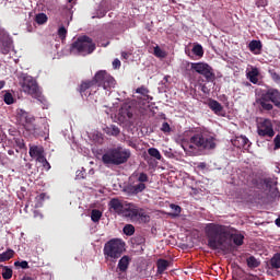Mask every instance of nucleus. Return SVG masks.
<instances>
[{
	"instance_id": "f257e3e1",
	"label": "nucleus",
	"mask_w": 280,
	"mask_h": 280,
	"mask_svg": "<svg viewBox=\"0 0 280 280\" xmlns=\"http://www.w3.org/2000/svg\"><path fill=\"white\" fill-rule=\"evenodd\" d=\"M208 246L212 250H230L232 248L231 240L235 246L244 244V235L242 233H230L229 229L222 224H209L206 230Z\"/></svg>"
},
{
	"instance_id": "f03ea898",
	"label": "nucleus",
	"mask_w": 280,
	"mask_h": 280,
	"mask_svg": "<svg viewBox=\"0 0 280 280\" xmlns=\"http://www.w3.org/2000/svg\"><path fill=\"white\" fill-rule=\"evenodd\" d=\"M103 86L105 91H112L116 86V80L107 71H97L92 80L81 82L79 93L82 97H90Z\"/></svg>"
},
{
	"instance_id": "7ed1b4c3",
	"label": "nucleus",
	"mask_w": 280,
	"mask_h": 280,
	"mask_svg": "<svg viewBox=\"0 0 280 280\" xmlns=\"http://www.w3.org/2000/svg\"><path fill=\"white\" fill-rule=\"evenodd\" d=\"M183 150H214L217 148L215 139L206 130L195 132L188 143L182 144Z\"/></svg>"
},
{
	"instance_id": "20e7f679",
	"label": "nucleus",
	"mask_w": 280,
	"mask_h": 280,
	"mask_svg": "<svg viewBox=\"0 0 280 280\" xmlns=\"http://www.w3.org/2000/svg\"><path fill=\"white\" fill-rule=\"evenodd\" d=\"M130 156V150L118 145V148H113L108 152H105L102 156V162L104 165H124V163L129 161Z\"/></svg>"
},
{
	"instance_id": "39448f33",
	"label": "nucleus",
	"mask_w": 280,
	"mask_h": 280,
	"mask_svg": "<svg viewBox=\"0 0 280 280\" xmlns=\"http://www.w3.org/2000/svg\"><path fill=\"white\" fill-rule=\"evenodd\" d=\"M96 49V44L90 35H80L70 45L72 54H79V56H90Z\"/></svg>"
},
{
	"instance_id": "423d86ee",
	"label": "nucleus",
	"mask_w": 280,
	"mask_h": 280,
	"mask_svg": "<svg viewBox=\"0 0 280 280\" xmlns=\"http://www.w3.org/2000/svg\"><path fill=\"white\" fill-rule=\"evenodd\" d=\"M126 250V244L122 240L114 237L106 242L103 253L104 257L107 261L116 262L119 257H121L122 253Z\"/></svg>"
},
{
	"instance_id": "0eeeda50",
	"label": "nucleus",
	"mask_w": 280,
	"mask_h": 280,
	"mask_svg": "<svg viewBox=\"0 0 280 280\" xmlns=\"http://www.w3.org/2000/svg\"><path fill=\"white\" fill-rule=\"evenodd\" d=\"M124 218H128L131 222H138L139 224L150 222L151 219L145 209L133 202H126Z\"/></svg>"
},
{
	"instance_id": "6e6552de",
	"label": "nucleus",
	"mask_w": 280,
	"mask_h": 280,
	"mask_svg": "<svg viewBox=\"0 0 280 280\" xmlns=\"http://www.w3.org/2000/svg\"><path fill=\"white\" fill-rule=\"evenodd\" d=\"M257 104L261 106L262 110H273V105L280 107V91L278 89H268L261 94Z\"/></svg>"
},
{
	"instance_id": "1a4fd4ad",
	"label": "nucleus",
	"mask_w": 280,
	"mask_h": 280,
	"mask_svg": "<svg viewBox=\"0 0 280 280\" xmlns=\"http://www.w3.org/2000/svg\"><path fill=\"white\" fill-rule=\"evenodd\" d=\"M192 71L202 75L207 82H215L217 75L214 73V69L210 67V63H206V61H194L191 63Z\"/></svg>"
},
{
	"instance_id": "9d476101",
	"label": "nucleus",
	"mask_w": 280,
	"mask_h": 280,
	"mask_svg": "<svg viewBox=\"0 0 280 280\" xmlns=\"http://www.w3.org/2000/svg\"><path fill=\"white\" fill-rule=\"evenodd\" d=\"M22 89L24 93H27V95H31L35 100H43V93L36 82L33 78H26L23 82Z\"/></svg>"
},
{
	"instance_id": "9b49d317",
	"label": "nucleus",
	"mask_w": 280,
	"mask_h": 280,
	"mask_svg": "<svg viewBox=\"0 0 280 280\" xmlns=\"http://www.w3.org/2000/svg\"><path fill=\"white\" fill-rule=\"evenodd\" d=\"M257 135L261 138L272 139L276 135L271 119H260L257 124Z\"/></svg>"
},
{
	"instance_id": "f8f14e48",
	"label": "nucleus",
	"mask_w": 280,
	"mask_h": 280,
	"mask_svg": "<svg viewBox=\"0 0 280 280\" xmlns=\"http://www.w3.org/2000/svg\"><path fill=\"white\" fill-rule=\"evenodd\" d=\"M12 37H10L8 31L0 26V51L3 56H8L12 49Z\"/></svg>"
},
{
	"instance_id": "ddd939ff",
	"label": "nucleus",
	"mask_w": 280,
	"mask_h": 280,
	"mask_svg": "<svg viewBox=\"0 0 280 280\" xmlns=\"http://www.w3.org/2000/svg\"><path fill=\"white\" fill-rule=\"evenodd\" d=\"M136 176H138V185H132L131 187H129V191L131 194L137 195V194H141L142 191H144V189H147L145 183H148L149 176H148V174H145V172L136 174Z\"/></svg>"
},
{
	"instance_id": "4468645a",
	"label": "nucleus",
	"mask_w": 280,
	"mask_h": 280,
	"mask_svg": "<svg viewBox=\"0 0 280 280\" xmlns=\"http://www.w3.org/2000/svg\"><path fill=\"white\" fill-rule=\"evenodd\" d=\"M109 209H113L118 215L125 217V205L119 198H112V200H109Z\"/></svg>"
},
{
	"instance_id": "2eb2a0df",
	"label": "nucleus",
	"mask_w": 280,
	"mask_h": 280,
	"mask_svg": "<svg viewBox=\"0 0 280 280\" xmlns=\"http://www.w3.org/2000/svg\"><path fill=\"white\" fill-rule=\"evenodd\" d=\"M18 119L20 124H22L23 126H25V124L33 125L35 121V117L33 115H30V113L23 109L18 112Z\"/></svg>"
},
{
	"instance_id": "dca6fc26",
	"label": "nucleus",
	"mask_w": 280,
	"mask_h": 280,
	"mask_svg": "<svg viewBox=\"0 0 280 280\" xmlns=\"http://www.w3.org/2000/svg\"><path fill=\"white\" fill-rule=\"evenodd\" d=\"M43 152H44V148H40L38 145L30 147V156L32 159H36V161H38V163H42Z\"/></svg>"
},
{
	"instance_id": "f3484780",
	"label": "nucleus",
	"mask_w": 280,
	"mask_h": 280,
	"mask_svg": "<svg viewBox=\"0 0 280 280\" xmlns=\"http://www.w3.org/2000/svg\"><path fill=\"white\" fill-rule=\"evenodd\" d=\"M131 257L129 255H124L122 257L120 256V259L118 261V270L120 272H127L129 266H130Z\"/></svg>"
},
{
	"instance_id": "a211bd4d",
	"label": "nucleus",
	"mask_w": 280,
	"mask_h": 280,
	"mask_svg": "<svg viewBox=\"0 0 280 280\" xmlns=\"http://www.w3.org/2000/svg\"><path fill=\"white\" fill-rule=\"evenodd\" d=\"M209 108L215 114V115H221L222 110H224L222 104L220 102H217V100H211L209 102Z\"/></svg>"
},
{
	"instance_id": "6ab92c4d",
	"label": "nucleus",
	"mask_w": 280,
	"mask_h": 280,
	"mask_svg": "<svg viewBox=\"0 0 280 280\" xmlns=\"http://www.w3.org/2000/svg\"><path fill=\"white\" fill-rule=\"evenodd\" d=\"M262 49V44L260 42V39H252L249 42V51H252L253 54H260Z\"/></svg>"
},
{
	"instance_id": "aec40b11",
	"label": "nucleus",
	"mask_w": 280,
	"mask_h": 280,
	"mask_svg": "<svg viewBox=\"0 0 280 280\" xmlns=\"http://www.w3.org/2000/svg\"><path fill=\"white\" fill-rule=\"evenodd\" d=\"M258 75H259V70L257 69V67H254L252 71L247 73V78L249 82H252V84H258L259 82Z\"/></svg>"
},
{
	"instance_id": "412c9836",
	"label": "nucleus",
	"mask_w": 280,
	"mask_h": 280,
	"mask_svg": "<svg viewBox=\"0 0 280 280\" xmlns=\"http://www.w3.org/2000/svg\"><path fill=\"white\" fill-rule=\"evenodd\" d=\"M120 115L121 117H124L125 119H132L133 117V113H132V108L131 106H128V104H126L125 106H121L120 108Z\"/></svg>"
},
{
	"instance_id": "4be33fe9",
	"label": "nucleus",
	"mask_w": 280,
	"mask_h": 280,
	"mask_svg": "<svg viewBox=\"0 0 280 280\" xmlns=\"http://www.w3.org/2000/svg\"><path fill=\"white\" fill-rule=\"evenodd\" d=\"M170 266L168 259H158V275H163Z\"/></svg>"
},
{
	"instance_id": "5701e85b",
	"label": "nucleus",
	"mask_w": 280,
	"mask_h": 280,
	"mask_svg": "<svg viewBox=\"0 0 280 280\" xmlns=\"http://www.w3.org/2000/svg\"><path fill=\"white\" fill-rule=\"evenodd\" d=\"M104 132L109 137H118L120 135V128L118 126H107L104 128Z\"/></svg>"
},
{
	"instance_id": "b1692460",
	"label": "nucleus",
	"mask_w": 280,
	"mask_h": 280,
	"mask_svg": "<svg viewBox=\"0 0 280 280\" xmlns=\"http://www.w3.org/2000/svg\"><path fill=\"white\" fill-rule=\"evenodd\" d=\"M15 252L12 248H8L3 253H0V261H9L14 257Z\"/></svg>"
},
{
	"instance_id": "393cba45",
	"label": "nucleus",
	"mask_w": 280,
	"mask_h": 280,
	"mask_svg": "<svg viewBox=\"0 0 280 280\" xmlns=\"http://www.w3.org/2000/svg\"><path fill=\"white\" fill-rule=\"evenodd\" d=\"M192 54H195V56H199V58H203L205 48H203L202 44H194Z\"/></svg>"
},
{
	"instance_id": "a878e982",
	"label": "nucleus",
	"mask_w": 280,
	"mask_h": 280,
	"mask_svg": "<svg viewBox=\"0 0 280 280\" xmlns=\"http://www.w3.org/2000/svg\"><path fill=\"white\" fill-rule=\"evenodd\" d=\"M269 265L271 266V268H280V253H275L269 261Z\"/></svg>"
},
{
	"instance_id": "bb28decb",
	"label": "nucleus",
	"mask_w": 280,
	"mask_h": 280,
	"mask_svg": "<svg viewBox=\"0 0 280 280\" xmlns=\"http://www.w3.org/2000/svg\"><path fill=\"white\" fill-rule=\"evenodd\" d=\"M149 155L152 156L153 159H156L158 161L162 160V154L158 148H149L148 150Z\"/></svg>"
},
{
	"instance_id": "cd10ccee",
	"label": "nucleus",
	"mask_w": 280,
	"mask_h": 280,
	"mask_svg": "<svg viewBox=\"0 0 280 280\" xmlns=\"http://www.w3.org/2000/svg\"><path fill=\"white\" fill-rule=\"evenodd\" d=\"M48 20V15L47 13H36L35 15V21L37 22V24H45Z\"/></svg>"
},
{
	"instance_id": "c85d7f7f",
	"label": "nucleus",
	"mask_w": 280,
	"mask_h": 280,
	"mask_svg": "<svg viewBox=\"0 0 280 280\" xmlns=\"http://www.w3.org/2000/svg\"><path fill=\"white\" fill-rule=\"evenodd\" d=\"M12 277H13L12 268H9V266H3V268H2V278L3 279H12Z\"/></svg>"
},
{
	"instance_id": "c756f323",
	"label": "nucleus",
	"mask_w": 280,
	"mask_h": 280,
	"mask_svg": "<svg viewBox=\"0 0 280 280\" xmlns=\"http://www.w3.org/2000/svg\"><path fill=\"white\" fill-rule=\"evenodd\" d=\"M102 215H103V213H102V211H100V209H93L92 213H91V220L93 222H100Z\"/></svg>"
},
{
	"instance_id": "7c9ffc66",
	"label": "nucleus",
	"mask_w": 280,
	"mask_h": 280,
	"mask_svg": "<svg viewBox=\"0 0 280 280\" xmlns=\"http://www.w3.org/2000/svg\"><path fill=\"white\" fill-rule=\"evenodd\" d=\"M259 264L260 262L258 261V259L253 255L247 258V266L249 268H257L259 266Z\"/></svg>"
},
{
	"instance_id": "2f4dec72",
	"label": "nucleus",
	"mask_w": 280,
	"mask_h": 280,
	"mask_svg": "<svg viewBox=\"0 0 280 280\" xmlns=\"http://www.w3.org/2000/svg\"><path fill=\"white\" fill-rule=\"evenodd\" d=\"M3 102L4 104H7L8 106H11L12 104H14L15 100L12 95V93H4L3 95Z\"/></svg>"
},
{
	"instance_id": "473e14b6",
	"label": "nucleus",
	"mask_w": 280,
	"mask_h": 280,
	"mask_svg": "<svg viewBox=\"0 0 280 280\" xmlns=\"http://www.w3.org/2000/svg\"><path fill=\"white\" fill-rule=\"evenodd\" d=\"M264 183L268 189H273L278 185V180H273V178H265Z\"/></svg>"
},
{
	"instance_id": "72a5a7b5",
	"label": "nucleus",
	"mask_w": 280,
	"mask_h": 280,
	"mask_svg": "<svg viewBox=\"0 0 280 280\" xmlns=\"http://www.w3.org/2000/svg\"><path fill=\"white\" fill-rule=\"evenodd\" d=\"M269 75L271 80L276 82V84H280V75L279 73H277V71H275V69H269Z\"/></svg>"
},
{
	"instance_id": "f704fd0d",
	"label": "nucleus",
	"mask_w": 280,
	"mask_h": 280,
	"mask_svg": "<svg viewBox=\"0 0 280 280\" xmlns=\"http://www.w3.org/2000/svg\"><path fill=\"white\" fill-rule=\"evenodd\" d=\"M67 34H68L67 27L66 26H59L58 36H59V38H61V40H66Z\"/></svg>"
},
{
	"instance_id": "c9c22d12",
	"label": "nucleus",
	"mask_w": 280,
	"mask_h": 280,
	"mask_svg": "<svg viewBox=\"0 0 280 280\" xmlns=\"http://www.w3.org/2000/svg\"><path fill=\"white\" fill-rule=\"evenodd\" d=\"M135 232H136V229H135L133 224H126V225L124 226V233H125L126 235H133Z\"/></svg>"
},
{
	"instance_id": "e433bc0d",
	"label": "nucleus",
	"mask_w": 280,
	"mask_h": 280,
	"mask_svg": "<svg viewBox=\"0 0 280 280\" xmlns=\"http://www.w3.org/2000/svg\"><path fill=\"white\" fill-rule=\"evenodd\" d=\"M42 165H43V167H45V170H51V165L45 156V150H43V152H42Z\"/></svg>"
},
{
	"instance_id": "4c0bfd02",
	"label": "nucleus",
	"mask_w": 280,
	"mask_h": 280,
	"mask_svg": "<svg viewBox=\"0 0 280 280\" xmlns=\"http://www.w3.org/2000/svg\"><path fill=\"white\" fill-rule=\"evenodd\" d=\"M136 93H139L140 95H143L144 97H148V100L150 98L149 97V89H145V86H141L140 89H137L136 90Z\"/></svg>"
},
{
	"instance_id": "58836bf2",
	"label": "nucleus",
	"mask_w": 280,
	"mask_h": 280,
	"mask_svg": "<svg viewBox=\"0 0 280 280\" xmlns=\"http://www.w3.org/2000/svg\"><path fill=\"white\" fill-rule=\"evenodd\" d=\"M154 55L156 58H164L165 52H163L161 46H154Z\"/></svg>"
},
{
	"instance_id": "ea45409f",
	"label": "nucleus",
	"mask_w": 280,
	"mask_h": 280,
	"mask_svg": "<svg viewBox=\"0 0 280 280\" xmlns=\"http://www.w3.org/2000/svg\"><path fill=\"white\" fill-rule=\"evenodd\" d=\"M171 209L173 211V215H180L182 207H179V205H171Z\"/></svg>"
},
{
	"instance_id": "a19ab883",
	"label": "nucleus",
	"mask_w": 280,
	"mask_h": 280,
	"mask_svg": "<svg viewBox=\"0 0 280 280\" xmlns=\"http://www.w3.org/2000/svg\"><path fill=\"white\" fill-rule=\"evenodd\" d=\"M85 177H86V170H84V168L78 170L77 175H75V178H77L78 180H81V179H83V178H85Z\"/></svg>"
},
{
	"instance_id": "79ce46f5",
	"label": "nucleus",
	"mask_w": 280,
	"mask_h": 280,
	"mask_svg": "<svg viewBox=\"0 0 280 280\" xmlns=\"http://www.w3.org/2000/svg\"><path fill=\"white\" fill-rule=\"evenodd\" d=\"M238 141L241 142V145H243V148H246V145L250 143L249 139L244 136L238 137Z\"/></svg>"
},
{
	"instance_id": "37998d69",
	"label": "nucleus",
	"mask_w": 280,
	"mask_h": 280,
	"mask_svg": "<svg viewBox=\"0 0 280 280\" xmlns=\"http://www.w3.org/2000/svg\"><path fill=\"white\" fill-rule=\"evenodd\" d=\"M14 266H20L23 269L30 268V264L26 260L23 261H14Z\"/></svg>"
},
{
	"instance_id": "c03bdc74",
	"label": "nucleus",
	"mask_w": 280,
	"mask_h": 280,
	"mask_svg": "<svg viewBox=\"0 0 280 280\" xmlns=\"http://www.w3.org/2000/svg\"><path fill=\"white\" fill-rule=\"evenodd\" d=\"M161 130L162 132L166 133V132H171L172 128L167 121H164V124H162Z\"/></svg>"
},
{
	"instance_id": "a18cd8bd",
	"label": "nucleus",
	"mask_w": 280,
	"mask_h": 280,
	"mask_svg": "<svg viewBox=\"0 0 280 280\" xmlns=\"http://www.w3.org/2000/svg\"><path fill=\"white\" fill-rule=\"evenodd\" d=\"M15 143L20 150H24V148H26L24 139H15Z\"/></svg>"
},
{
	"instance_id": "49530a36",
	"label": "nucleus",
	"mask_w": 280,
	"mask_h": 280,
	"mask_svg": "<svg viewBox=\"0 0 280 280\" xmlns=\"http://www.w3.org/2000/svg\"><path fill=\"white\" fill-rule=\"evenodd\" d=\"M275 150H280V135H277L273 139Z\"/></svg>"
},
{
	"instance_id": "de8ad7c7",
	"label": "nucleus",
	"mask_w": 280,
	"mask_h": 280,
	"mask_svg": "<svg viewBox=\"0 0 280 280\" xmlns=\"http://www.w3.org/2000/svg\"><path fill=\"white\" fill-rule=\"evenodd\" d=\"M120 67H121V61H120V59H114V61H113V68H114V69H120Z\"/></svg>"
},
{
	"instance_id": "09e8293b",
	"label": "nucleus",
	"mask_w": 280,
	"mask_h": 280,
	"mask_svg": "<svg viewBox=\"0 0 280 280\" xmlns=\"http://www.w3.org/2000/svg\"><path fill=\"white\" fill-rule=\"evenodd\" d=\"M26 130H32L33 132H37L36 126H33L32 128H28V126H26Z\"/></svg>"
},
{
	"instance_id": "8fccbe9b",
	"label": "nucleus",
	"mask_w": 280,
	"mask_h": 280,
	"mask_svg": "<svg viewBox=\"0 0 280 280\" xmlns=\"http://www.w3.org/2000/svg\"><path fill=\"white\" fill-rule=\"evenodd\" d=\"M5 84L7 82H4V80L0 81V91L4 89Z\"/></svg>"
},
{
	"instance_id": "3c124183",
	"label": "nucleus",
	"mask_w": 280,
	"mask_h": 280,
	"mask_svg": "<svg viewBox=\"0 0 280 280\" xmlns=\"http://www.w3.org/2000/svg\"><path fill=\"white\" fill-rule=\"evenodd\" d=\"M128 144L131 145L132 148H137L136 143L133 141H128Z\"/></svg>"
},
{
	"instance_id": "603ef678",
	"label": "nucleus",
	"mask_w": 280,
	"mask_h": 280,
	"mask_svg": "<svg viewBox=\"0 0 280 280\" xmlns=\"http://www.w3.org/2000/svg\"><path fill=\"white\" fill-rule=\"evenodd\" d=\"M276 224H277V226H280V218H277Z\"/></svg>"
},
{
	"instance_id": "864d4df0",
	"label": "nucleus",
	"mask_w": 280,
	"mask_h": 280,
	"mask_svg": "<svg viewBox=\"0 0 280 280\" xmlns=\"http://www.w3.org/2000/svg\"><path fill=\"white\" fill-rule=\"evenodd\" d=\"M22 280H35V279H33L32 277H24V279Z\"/></svg>"
},
{
	"instance_id": "5fc2aeb1",
	"label": "nucleus",
	"mask_w": 280,
	"mask_h": 280,
	"mask_svg": "<svg viewBox=\"0 0 280 280\" xmlns=\"http://www.w3.org/2000/svg\"><path fill=\"white\" fill-rule=\"evenodd\" d=\"M39 198H45V194H40Z\"/></svg>"
},
{
	"instance_id": "6e6d98bb",
	"label": "nucleus",
	"mask_w": 280,
	"mask_h": 280,
	"mask_svg": "<svg viewBox=\"0 0 280 280\" xmlns=\"http://www.w3.org/2000/svg\"><path fill=\"white\" fill-rule=\"evenodd\" d=\"M122 56H127V52H122Z\"/></svg>"
},
{
	"instance_id": "4d7b16f0",
	"label": "nucleus",
	"mask_w": 280,
	"mask_h": 280,
	"mask_svg": "<svg viewBox=\"0 0 280 280\" xmlns=\"http://www.w3.org/2000/svg\"><path fill=\"white\" fill-rule=\"evenodd\" d=\"M68 2H73V0H68Z\"/></svg>"
},
{
	"instance_id": "13d9d810",
	"label": "nucleus",
	"mask_w": 280,
	"mask_h": 280,
	"mask_svg": "<svg viewBox=\"0 0 280 280\" xmlns=\"http://www.w3.org/2000/svg\"><path fill=\"white\" fill-rule=\"evenodd\" d=\"M13 152L12 151H9V154H12Z\"/></svg>"
}]
</instances>
